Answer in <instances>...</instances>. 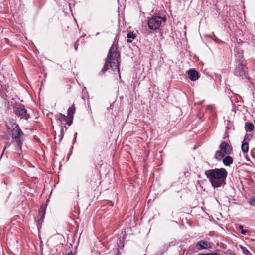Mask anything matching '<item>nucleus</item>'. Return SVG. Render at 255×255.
Listing matches in <instances>:
<instances>
[{
  "label": "nucleus",
  "mask_w": 255,
  "mask_h": 255,
  "mask_svg": "<svg viewBox=\"0 0 255 255\" xmlns=\"http://www.w3.org/2000/svg\"><path fill=\"white\" fill-rule=\"evenodd\" d=\"M195 247L198 250H202L211 248V245L207 242L200 240L196 243Z\"/></svg>",
  "instance_id": "obj_7"
},
{
  "label": "nucleus",
  "mask_w": 255,
  "mask_h": 255,
  "mask_svg": "<svg viewBox=\"0 0 255 255\" xmlns=\"http://www.w3.org/2000/svg\"><path fill=\"white\" fill-rule=\"evenodd\" d=\"M11 128L12 129L10 131V134L12 138L11 142L14 146L15 151L19 154L21 150L22 142L20 137L21 135H23V132L15 123L12 124Z\"/></svg>",
  "instance_id": "obj_3"
},
{
  "label": "nucleus",
  "mask_w": 255,
  "mask_h": 255,
  "mask_svg": "<svg viewBox=\"0 0 255 255\" xmlns=\"http://www.w3.org/2000/svg\"><path fill=\"white\" fill-rule=\"evenodd\" d=\"M205 175L214 188H218L225 185L228 173L224 168H215L206 170Z\"/></svg>",
  "instance_id": "obj_1"
},
{
  "label": "nucleus",
  "mask_w": 255,
  "mask_h": 255,
  "mask_svg": "<svg viewBox=\"0 0 255 255\" xmlns=\"http://www.w3.org/2000/svg\"><path fill=\"white\" fill-rule=\"evenodd\" d=\"M233 160L232 157L230 156H226L223 160V164L225 166H230L231 164L233 163Z\"/></svg>",
  "instance_id": "obj_10"
},
{
  "label": "nucleus",
  "mask_w": 255,
  "mask_h": 255,
  "mask_svg": "<svg viewBox=\"0 0 255 255\" xmlns=\"http://www.w3.org/2000/svg\"><path fill=\"white\" fill-rule=\"evenodd\" d=\"M120 59V53L118 51L117 47L112 45L108 52L106 62L101 72L104 73L109 69L110 66L113 71L117 70L118 72L119 73Z\"/></svg>",
  "instance_id": "obj_2"
},
{
  "label": "nucleus",
  "mask_w": 255,
  "mask_h": 255,
  "mask_svg": "<svg viewBox=\"0 0 255 255\" xmlns=\"http://www.w3.org/2000/svg\"><path fill=\"white\" fill-rule=\"evenodd\" d=\"M73 119V117H66V119L65 121H66V123L67 125H68L69 126H70L72 123Z\"/></svg>",
  "instance_id": "obj_19"
},
{
  "label": "nucleus",
  "mask_w": 255,
  "mask_h": 255,
  "mask_svg": "<svg viewBox=\"0 0 255 255\" xmlns=\"http://www.w3.org/2000/svg\"><path fill=\"white\" fill-rule=\"evenodd\" d=\"M254 128V126L252 123H248L246 124L245 128L247 131L251 132L252 131Z\"/></svg>",
  "instance_id": "obj_16"
},
{
  "label": "nucleus",
  "mask_w": 255,
  "mask_h": 255,
  "mask_svg": "<svg viewBox=\"0 0 255 255\" xmlns=\"http://www.w3.org/2000/svg\"><path fill=\"white\" fill-rule=\"evenodd\" d=\"M241 148L243 152L247 153L249 150V145L247 142H243L242 144Z\"/></svg>",
  "instance_id": "obj_17"
},
{
  "label": "nucleus",
  "mask_w": 255,
  "mask_h": 255,
  "mask_svg": "<svg viewBox=\"0 0 255 255\" xmlns=\"http://www.w3.org/2000/svg\"><path fill=\"white\" fill-rule=\"evenodd\" d=\"M189 78L192 81H196L199 78L198 72L194 69H190L187 72Z\"/></svg>",
  "instance_id": "obj_9"
},
{
  "label": "nucleus",
  "mask_w": 255,
  "mask_h": 255,
  "mask_svg": "<svg viewBox=\"0 0 255 255\" xmlns=\"http://www.w3.org/2000/svg\"><path fill=\"white\" fill-rule=\"evenodd\" d=\"M221 150L225 154H230L232 150V147L226 142H222L220 145Z\"/></svg>",
  "instance_id": "obj_8"
},
{
  "label": "nucleus",
  "mask_w": 255,
  "mask_h": 255,
  "mask_svg": "<svg viewBox=\"0 0 255 255\" xmlns=\"http://www.w3.org/2000/svg\"><path fill=\"white\" fill-rule=\"evenodd\" d=\"M165 21V19L161 16H152L148 20V27L150 30L156 31L159 28L162 22Z\"/></svg>",
  "instance_id": "obj_4"
},
{
  "label": "nucleus",
  "mask_w": 255,
  "mask_h": 255,
  "mask_svg": "<svg viewBox=\"0 0 255 255\" xmlns=\"http://www.w3.org/2000/svg\"><path fill=\"white\" fill-rule=\"evenodd\" d=\"M46 211V207L44 205H42L39 210V214L40 216L41 219H43L44 218V215Z\"/></svg>",
  "instance_id": "obj_15"
},
{
  "label": "nucleus",
  "mask_w": 255,
  "mask_h": 255,
  "mask_svg": "<svg viewBox=\"0 0 255 255\" xmlns=\"http://www.w3.org/2000/svg\"><path fill=\"white\" fill-rule=\"evenodd\" d=\"M56 118L60 122H62L63 121H65L66 120V116L61 113H58L56 115Z\"/></svg>",
  "instance_id": "obj_13"
},
{
  "label": "nucleus",
  "mask_w": 255,
  "mask_h": 255,
  "mask_svg": "<svg viewBox=\"0 0 255 255\" xmlns=\"http://www.w3.org/2000/svg\"><path fill=\"white\" fill-rule=\"evenodd\" d=\"M238 65L234 71V74L237 76H242L245 75L246 73V68L244 63V60L242 56L238 60Z\"/></svg>",
  "instance_id": "obj_5"
},
{
  "label": "nucleus",
  "mask_w": 255,
  "mask_h": 255,
  "mask_svg": "<svg viewBox=\"0 0 255 255\" xmlns=\"http://www.w3.org/2000/svg\"><path fill=\"white\" fill-rule=\"evenodd\" d=\"M240 248L242 250L244 255H252L250 251L245 247L240 245Z\"/></svg>",
  "instance_id": "obj_18"
},
{
  "label": "nucleus",
  "mask_w": 255,
  "mask_h": 255,
  "mask_svg": "<svg viewBox=\"0 0 255 255\" xmlns=\"http://www.w3.org/2000/svg\"><path fill=\"white\" fill-rule=\"evenodd\" d=\"M14 113L18 116L28 119V115L26 114V110L23 105H18L14 109Z\"/></svg>",
  "instance_id": "obj_6"
},
{
  "label": "nucleus",
  "mask_w": 255,
  "mask_h": 255,
  "mask_svg": "<svg viewBox=\"0 0 255 255\" xmlns=\"http://www.w3.org/2000/svg\"><path fill=\"white\" fill-rule=\"evenodd\" d=\"M75 108L74 105L69 107L67 110V117H73L75 113Z\"/></svg>",
  "instance_id": "obj_11"
},
{
  "label": "nucleus",
  "mask_w": 255,
  "mask_h": 255,
  "mask_svg": "<svg viewBox=\"0 0 255 255\" xmlns=\"http://www.w3.org/2000/svg\"><path fill=\"white\" fill-rule=\"evenodd\" d=\"M10 146V144L9 143H8L7 145L6 146H5L3 149V152L2 153V154H1V156L3 155V153H4L6 148L7 147H9Z\"/></svg>",
  "instance_id": "obj_22"
},
{
  "label": "nucleus",
  "mask_w": 255,
  "mask_h": 255,
  "mask_svg": "<svg viewBox=\"0 0 255 255\" xmlns=\"http://www.w3.org/2000/svg\"><path fill=\"white\" fill-rule=\"evenodd\" d=\"M225 154L221 151H217L215 154V158L218 160H220L224 156Z\"/></svg>",
  "instance_id": "obj_12"
},
{
  "label": "nucleus",
  "mask_w": 255,
  "mask_h": 255,
  "mask_svg": "<svg viewBox=\"0 0 255 255\" xmlns=\"http://www.w3.org/2000/svg\"><path fill=\"white\" fill-rule=\"evenodd\" d=\"M239 229L241 230V232L242 234H246V233L248 231L247 230L244 229L243 226L242 225H240L239 226Z\"/></svg>",
  "instance_id": "obj_20"
},
{
  "label": "nucleus",
  "mask_w": 255,
  "mask_h": 255,
  "mask_svg": "<svg viewBox=\"0 0 255 255\" xmlns=\"http://www.w3.org/2000/svg\"><path fill=\"white\" fill-rule=\"evenodd\" d=\"M127 37L128 38V42H131L133 39L136 37L135 35L133 34L131 32H128L127 35Z\"/></svg>",
  "instance_id": "obj_14"
},
{
  "label": "nucleus",
  "mask_w": 255,
  "mask_h": 255,
  "mask_svg": "<svg viewBox=\"0 0 255 255\" xmlns=\"http://www.w3.org/2000/svg\"><path fill=\"white\" fill-rule=\"evenodd\" d=\"M75 49L76 50H77V48L76 47H75Z\"/></svg>",
  "instance_id": "obj_23"
},
{
  "label": "nucleus",
  "mask_w": 255,
  "mask_h": 255,
  "mask_svg": "<svg viewBox=\"0 0 255 255\" xmlns=\"http://www.w3.org/2000/svg\"><path fill=\"white\" fill-rule=\"evenodd\" d=\"M249 204L253 206H255V198H253L250 200Z\"/></svg>",
  "instance_id": "obj_21"
}]
</instances>
